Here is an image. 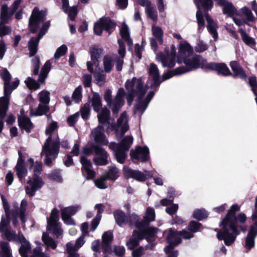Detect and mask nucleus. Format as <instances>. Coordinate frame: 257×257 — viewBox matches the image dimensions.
<instances>
[{
  "label": "nucleus",
  "mask_w": 257,
  "mask_h": 257,
  "mask_svg": "<svg viewBox=\"0 0 257 257\" xmlns=\"http://www.w3.org/2000/svg\"><path fill=\"white\" fill-rule=\"evenodd\" d=\"M240 209L237 204L232 205L219 223L222 229L217 231V238L219 240H223L226 246L231 245L235 241L240 231L243 232L246 231L247 226L244 224L247 220L246 215L243 212L236 215Z\"/></svg>",
  "instance_id": "obj_1"
},
{
  "label": "nucleus",
  "mask_w": 257,
  "mask_h": 257,
  "mask_svg": "<svg viewBox=\"0 0 257 257\" xmlns=\"http://www.w3.org/2000/svg\"><path fill=\"white\" fill-rule=\"evenodd\" d=\"M165 53L160 52L157 54V59L161 61L164 67L172 68L175 65V60L178 64L184 63L186 65L194 53V49H179L176 55V49H164Z\"/></svg>",
  "instance_id": "obj_2"
},
{
  "label": "nucleus",
  "mask_w": 257,
  "mask_h": 257,
  "mask_svg": "<svg viewBox=\"0 0 257 257\" xmlns=\"http://www.w3.org/2000/svg\"><path fill=\"white\" fill-rule=\"evenodd\" d=\"M3 205L5 211L6 216H3L0 223V232L3 238L9 241L14 240L16 238L15 231L9 225L10 221L13 220V224L16 221L15 210H10L8 203L3 196H2Z\"/></svg>",
  "instance_id": "obj_3"
},
{
  "label": "nucleus",
  "mask_w": 257,
  "mask_h": 257,
  "mask_svg": "<svg viewBox=\"0 0 257 257\" xmlns=\"http://www.w3.org/2000/svg\"><path fill=\"white\" fill-rule=\"evenodd\" d=\"M2 72L0 75L2 79L4 81V94L5 96L0 98V118L3 119L6 114L8 109V96L11 94L12 88L10 85V81L11 80V76L6 68H2Z\"/></svg>",
  "instance_id": "obj_4"
},
{
  "label": "nucleus",
  "mask_w": 257,
  "mask_h": 257,
  "mask_svg": "<svg viewBox=\"0 0 257 257\" xmlns=\"http://www.w3.org/2000/svg\"><path fill=\"white\" fill-rule=\"evenodd\" d=\"M51 138L48 137L42 148V153H44L45 158L44 163L48 166H51L52 160H55L58 156L60 149V142L59 140H55L52 142V145Z\"/></svg>",
  "instance_id": "obj_5"
},
{
  "label": "nucleus",
  "mask_w": 257,
  "mask_h": 257,
  "mask_svg": "<svg viewBox=\"0 0 257 257\" xmlns=\"http://www.w3.org/2000/svg\"><path fill=\"white\" fill-rule=\"evenodd\" d=\"M16 11V1H15L13 4V8L11 11H9L8 6L3 5L1 7L0 15V37L9 34L11 29L9 26L4 25L8 23L12 16Z\"/></svg>",
  "instance_id": "obj_6"
},
{
  "label": "nucleus",
  "mask_w": 257,
  "mask_h": 257,
  "mask_svg": "<svg viewBox=\"0 0 257 257\" xmlns=\"http://www.w3.org/2000/svg\"><path fill=\"white\" fill-rule=\"evenodd\" d=\"M147 89L144 88V83L142 77H139L137 81L136 88L130 89L126 94V100L128 106H131L134 100L136 95H137V99L141 100L145 96Z\"/></svg>",
  "instance_id": "obj_7"
},
{
  "label": "nucleus",
  "mask_w": 257,
  "mask_h": 257,
  "mask_svg": "<svg viewBox=\"0 0 257 257\" xmlns=\"http://www.w3.org/2000/svg\"><path fill=\"white\" fill-rule=\"evenodd\" d=\"M115 27V24L108 18H102L96 22L94 25V32L97 35L102 34L105 30L110 34Z\"/></svg>",
  "instance_id": "obj_8"
},
{
  "label": "nucleus",
  "mask_w": 257,
  "mask_h": 257,
  "mask_svg": "<svg viewBox=\"0 0 257 257\" xmlns=\"http://www.w3.org/2000/svg\"><path fill=\"white\" fill-rule=\"evenodd\" d=\"M208 64L207 60L204 59L200 55H195L191 58H190L189 60L186 63L185 68L187 70V72L197 68H201L204 69L206 71V66Z\"/></svg>",
  "instance_id": "obj_9"
},
{
  "label": "nucleus",
  "mask_w": 257,
  "mask_h": 257,
  "mask_svg": "<svg viewBox=\"0 0 257 257\" xmlns=\"http://www.w3.org/2000/svg\"><path fill=\"white\" fill-rule=\"evenodd\" d=\"M206 71L215 72L218 75L226 77L231 74V71L224 63L211 62L206 66Z\"/></svg>",
  "instance_id": "obj_10"
},
{
  "label": "nucleus",
  "mask_w": 257,
  "mask_h": 257,
  "mask_svg": "<svg viewBox=\"0 0 257 257\" xmlns=\"http://www.w3.org/2000/svg\"><path fill=\"white\" fill-rule=\"evenodd\" d=\"M150 151L146 146H138L135 150L132 149L130 151V157L132 159L137 161L141 160L142 162H147L150 159Z\"/></svg>",
  "instance_id": "obj_11"
},
{
  "label": "nucleus",
  "mask_w": 257,
  "mask_h": 257,
  "mask_svg": "<svg viewBox=\"0 0 257 257\" xmlns=\"http://www.w3.org/2000/svg\"><path fill=\"white\" fill-rule=\"evenodd\" d=\"M194 1L198 9L196 12V19L198 26V31L200 32L202 30V28L204 27L205 22L203 16L200 10L199 3L202 5L205 10H209L212 7V2L211 0H194Z\"/></svg>",
  "instance_id": "obj_12"
},
{
  "label": "nucleus",
  "mask_w": 257,
  "mask_h": 257,
  "mask_svg": "<svg viewBox=\"0 0 257 257\" xmlns=\"http://www.w3.org/2000/svg\"><path fill=\"white\" fill-rule=\"evenodd\" d=\"M120 34L121 39L118 40V43L120 48H125V47L131 48L133 42L130 37V32L128 26L124 23L122 24L120 29Z\"/></svg>",
  "instance_id": "obj_13"
},
{
  "label": "nucleus",
  "mask_w": 257,
  "mask_h": 257,
  "mask_svg": "<svg viewBox=\"0 0 257 257\" xmlns=\"http://www.w3.org/2000/svg\"><path fill=\"white\" fill-rule=\"evenodd\" d=\"M95 154L99 157H94L93 159L94 163L97 166H104L108 164L107 152L100 146H95Z\"/></svg>",
  "instance_id": "obj_14"
},
{
  "label": "nucleus",
  "mask_w": 257,
  "mask_h": 257,
  "mask_svg": "<svg viewBox=\"0 0 257 257\" xmlns=\"http://www.w3.org/2000/svg\"><path fill=\"white\" fill-rule=\"evenodd\" d=\"M240 12L245 18V20H244L233 17V20L236 25L239 26H243L244 24L249 25L248 23L252 22L255 21V17L248 8L246 7L242 8L240 10Z\"/></svg>",
  "instance_id": "obj_15"
},
{
  "label": "nucleus",
  "mask_w": 257,
  "mask_h": 257,
  "mask_svg": "<svg viewBox=\"0 0 257 257\" xmlns=\"http://www.w3.org/2000/svg\"><path fill=\"white\" fill-rule=\"evenodd\" d=\"M166 236V240L167 242H170L178 245L182 242V239L180 236L179 231H177L174 228H170L163 232V235Z\"/></svg>",
  "instance_id": "obj_16"
},
{
  "label": "nucleus",
  "mask_w": 257,
  "mask_h": 257,
  "mask_svg": "<svg viewBox=\"0 0 257 257\" xmlns=\"http://www.w3.org/2000/svg\"><path fill=\"white\" fill-rule=\"evenodd\" d=\"M43 20V16L42 13L37 8H34L29 21L30 31L32 33L35 32L40 23Z\"/></svg>",
  "instance_id": "obj_17"
},
{
  "label": "nucleus",
  "mask_w": 257,
  "mask_h": 257,
  "mask_svg": "<svg viewBox=\"0 0 257 257\" xmlns=\"http://www.w3.org/2000/svg\"><path fill=\"white\" fill-rule=\"evenodd\" d=\"M113 239V232L111 230L105 231L102 235L101 247L104 254L111 252V243Z\"/></svg>",
  "instance_id": "obj_18"
},
{
  "label": "nucleus",
  "mask_w": 257,
  "mask_h": 257,
  "mask_svg": "<svg viewBox=\"0 0 257 257\" xmlns=\"http://www.w3.org/2000/svg\"><path fill=\"white\" fill-rule=\"evenodd\" d=\"M230 66L233 71L229 76H231L233 78H240L243 80L246 81L247 75L243 68L239 65L237 61H231L230 63Z\"/></svg>",
  "instance_id": "obj_19"
},
{
  "label": "nucleus",
  "mask_w": 257,
  "mask_h": 257,
  "mask_svg": "<svg viewBox=\"0 0 257 257\" xmlns=\"http://www.w3.org/2000/svg\"><path fill=\"white\" fill-rule=\"evenodd\" d=\"M123 174L126 178H133L140 182H144L146 179V175L139 170H135L128 167L124 166L123 168Z\"/></svg>",
  "instance_id": "obj_20"
},
{
  "label": "nucleus",
  "mask_w": 257,
  "mask_h": 257,
  "mask_svg": "<svg viewBox=\"0 0 257 257\" xmlns=\"http://www.w3.org/2000/svg\"><path fill=\"white\" fill-rule=\"evenodd\" d=\"M18 122L21 130H24L27 133H30L34 126L30 118L28 116H18Z\"/></svg>",
  "instance_id": "obj_21"
},
{
  "label": "nucleus",
  "mask_w": 257,
  "mask_h": 257,
  "mask_svg": "<svg viewBox=\"0 0 257 257\" xmlns=\"http://www.w3.org/2000/svg\"><path fill=\"white\" fill-rule=\"evenodd\" d=\"M50 27V23L47 22L44 24L42 28H41L38 36L36 38H32L28 42V46L29 48H37L38 43L40 39L45 34L47 30Z\"/></svg>",
  "instance_id": "obj_22"
},
{
  "label": "nucleus",
  "mask_w": 257,
  "mask_h": 257,
  "mask_svg": "<svg viewBox=\"0 0 257 257\" xmlns=\"http://www.w3.org/2000/svg\"><path fill=\"white\" fill-rule=\"evenodd\" d=\"M50 27V23L47 22L44 24L42 28H41L38 36L36 38H32L28 42V46L29 48H37L38 43L40 39L45 34L47 30Z\"/></svg>",
  "instance_id": "obj_23"
},
{
  "label": "nucleus",
  "mask_w": 257,
  "mask_h": 257,
  "mask_svg": "<svg viewBox=\"0 0 257 257\" xmlns=\"http://www.w3.org/2000/svg\"><path fill=\"white\" fill-rule=\"evenodd\" d=\"M62 3V10L66 14H68V18L74 21L77 14L76 7H69L68 0H61Z\"/></svg>",
  "instance_id": "obj_24"
},
{
  "label": "nucleus",
  "mask_w": 257,
  "mask_h": 257,
  "mask_svg": "<svg viewBox=\"0 0 257 257\" xmlns=\"http://www.w3.org/2000/svg\"><path fill=\"white\" fill-rule=\"evenodd\" d=\"M187 72L185 67L181 66L172 70H168L164 73L162 76V81H166L176 75H179Z\"/></svg>",
  "instance_id": "obj_25"
},
{
  "label": "nucleus",
  "mask_w": 257,
  "mask_h": 257,
  "mask_svg": "<svg viewBox=\"0 0 257 257\" xmlns=\"http://www.w3.org/2000/svg\"><path fill=\"white\" fill-rule=\"evenodd\" d=\"M205 19L207 22V29L210 34L212 35L214 40L216 41L218 38V34L217 32L218 26L216 23L213 21V20L211 18L208 14L205 15Z\"/></svg>",
  "instance_id": "obj_26"
},
{
  "label": "nucleus",
  "mask_w": 257,
  "mask_h": 257,
  "mask_svg": "<svg viewBox=\"0 0 257 257\" xmlns=\"http://www.w3.org/2000/svg\"><path fill=\"white\" fill-rule=\"evenodd\" d=\"M51 69V63L49 60L47 61L41 68L39 75L38 81L42 84L45 83V80Z\"/></svg>",
  "instance_id": "obj_27"
},
{
  "label": "nucleus",
  "mask_w": 257,
  "mask_h": 257,
  "mask_svg": "<svg viewBox=\"0 0 257 257\" xmlns=\"http://www.w3.org/2000/svg\"><path fill=\"white\" fill-rule=\"evenodd\" d=\"M159 229L155 227H148L147 228L143 229L145 239L148 242L154 241L155 240L156 234Z\"/></svg>",
  "instance_id": "obj_28"
},
{
  "label": "nucleus",
  "mask_w": 257,
  "mask_h": 257,
  "mask_svg": "<svg viewBox=\"0 0 257 257\" xmlns=\"http://www.w3.org/2000/svg\"><path fill=\"white\" fill-rule=\"evenodd\" d=\"M114 217L116 224L119 226L127 222V217L125 213L120 210H117L113 212Z\"/></svg>",
  "instance_id": "obj_29"
},
{
  "label": "nucleus",
  "mask_w": 257,
  "mask_h": 257,
  "mask_svg": "<svg viewBox=\"0 0 257 257\" xmlns=\"http://www.w3.org/2000/svg\"><path fill=\"white\" fill-rule=\"evenodd\" d=\"M28 205V201L26 199H24L22 200L20 207L19 209L17 206V218L19 217L21 221L23 223H25L26 219V208Z\"/></svg>",
  "instance_id": "obj_30"
},
{
  "label": "nucleus",
  "mask_w": 257,
  "mask_h": 257,
  "mask_svg": "<svg viewBox=\"0 0 257 257\" xmlns=\"http://www.w3.org/2000/svg\"><path fill=\"white\" fill-rule=\"evenodd\" d=\"M98 122L101 124L105 123H109V119L110 118V112L109 110L106 107L103 108L101 112L97 116Z\"/></svg>",
  "instance_id": "obj_31"
},
{
  "label": "nucleus",
  "mask_w": 257,
  "mask_h": 257,
  "mask_svg": "<svg viewBox=\"0 0 257 257\" xmlns=\"http://www.w3.org/2000/svg\"><path fill=\"white\" fill-rule=\"evenodd\" d=\"M91 102L93 110L96 112H98L101 108L102 104L101 98L98 93L93 92Z\"/></svg>",
  "instance_id": "obj_32"
},
{
  "label": "nucleus",
  "mask_w": 257,
  "mask_h": 257,
  "mask_svg": "<svg viewBox=\"0 0 257 257\" xmlns=\"http://www.w3.org/2000/svg\"><path fill=\"white\" fill-rule=\"evenodd\" d=\"M94 141L96 144L101 145H106L108 143L106 136L101 130H95L94 132Z\"/></svg>",
  "instance_id": "obj_33"
},
{
  "label": "nucleus",
  "mask_w": 257,
  "mask_h": 257,
  "mask_svg": "<svg viewBox=\"0 0 257 257\" xmlns=\"http://www.w3.org/2000/svg\"><path fill=\"white\" fill-rule=\"evenodd\" d=\"M133 137L130 136L124 137L121 142L118 143L119 148L128 151L133 143Z\"/></svg>",
  "instance_id": "obj_34"
},
{
  "label": "nucleus",
  "mask_w": 257,
  "mask_h": 257,
  "mask_svg": "<svg viewBox=\"0 0 257 257\" xmlns=\"http://www.w3.org/2000/svg\"><path fill=\"white\" fill-rule=\"evenodd\" d=\"M107 180L115 181L119 176L117 169L112 167L103 175Z\"/></svg>",
  "instance_id": "obj_35"
},
{
  "label": "nucleus",
  "mask_w": 257,
  "mask_h": 257,
  "mask_svg": "<svg viewBox=\"0 0 257 257\" xmlns=\"http://www.w3.org/2000/svg\"><path fill=\"white\" fill-rule=\"evenodd\" d=\"M203 229V225L196 220H191L189 221L187 227V229L192 232L193 233L201 231Z\"/></svg>",
  "instance_id": "obj_36"
},
{
  "label": "nucleus",
  "mask_w": 257,
  "mask_h": 257,
  "mask_svg": "<svg viewBox=\"0 0 257 257\" xmlns=\"http://www.w3.org/2000/svg\"><path fill=\"white\" fill-rule=\"evenodd\" d=\"M208 213L207 211L204 209H196L193 212L192 217L197 221H201L208 217Z\"/></svg>",
  "instance_id": "obj_37"
},
{
  "label": "nucleus",
  "mask_w": 257,
  "mask_h": 257,
  "mask_svg": "<svg viewBox=\"0 0 257 257\" xmlns=\"http://www.w3.org/2000/svg\"><path fill=\"white\" fill-rule=\"evenodd\" d=\"M31 71L32 75L35 76L38 75L39 73L41 65L40 57L38 56H35L31 60Z\"/></svg>",
  "instance_id": "obj_38"
},
{
  "label": "nucleus",
  "mask_w": 257,
  "mask_h": 257,
  "mask_svg": "<svg viewBox=\"0 0 257 257\" xmlns=\"http://www.w3.org/2000/svg\"><path fill=\"white\" fill-rule=\"evenodd\" d=\"M0 257H12V253L8 242H0Z\"/></svg>",
  "instance_id": "obj_39"
},
{
  "label": "nucleus",
  "mask_w": 257,
  "mask_h": 257,
  "mask_svg": "<svg viewBox=\"0 0 257 257\" xmlns=\"http://www.w3.org/2000/svg\"><path fill=\"white\" fill-rule=\"evenodd\" d=\"M127 151L119 147L117 150H115V152L114 153V156L118 163L123 164L125 162Z\"/></svg>",
  "instance_id": "obj_40"
},
{
  "label": "nucleus",
  "mask_w": 257,
  "mask_h": 257,
  "mask_svg": "<svg viewBox=\"0 0 257 257\" xmlns=\"http://www.w3.org/2000/svg\"><path fill=\"white\" fill-rule=\"evenodd\" d=\"M239 32L241 34V36L243 41L249 47H253L255 45V42L252 38L248 36L245 31L242 29H239Z\"/></svg>",
  "instance_id": "obj_41"
},
{
  "label": "nucleus",
  "mask_w": 257,
  "mask_h": 257,
  "mask_svg": "<svg viewBox=\"0 0 257 257\" xmlns=\"http://www.w3.org/2000/svg\"><path fill=\"white\" fill-rule=\"evenodd\" d=\"M27 87L30 90H36L40 88V84H41L38 81H37L35 79L31 77H28L25 81Z\"/></svg>",
  "instance_id": "obj_42"
},
{
  "label": "nucleus",
  "mask_w": 257,
  "mask_h": 257,
  "mask_svg": "<svg viewBox=\"0 0 257 257\" xmlns=\"http://www.w3.org/2000/svg\"><path fill=\"white\" fill-rule=\"evenodd\" d=\"M27 184L34 187V188H37L38 190L43 186L44 182L41 177L33 176V180H29Z\"/></svg>",
  "instance_id": "obj_43"
},
{
  "label": "nucleus",
  "mask_w": 257,
  "mask_h": 257,
  "mask_svg": "<svg viewBox=\"0 0 257 257\" xmlns=\"http://www.w3.org/2000/svg\"><path fill=\"white\" fill-rule=\"evenodd\" d=\"M50 110V107L48 105L39 104L33 115L36 116H42L46 114Z\"/></svg>",
  "instance_id": "obj_44"
},
{
  "label": "nucleus",
  "mask_w": 257,
  "mask_h": 257,
  "mask_svg": "<svg viewBox=\"0 0 257 257\" xmlns=\"http://www.w3.org/2000/svg\"><path fill=\"white\" fill-rule=\"evenodd\" d=\"M42 240L48 247H50L53 249H55L57 247V245L55 241L48 234L43 233L42 235Z\"/></svg>",
  "instance_id": "obj_45"
},
{
  "label": "nucleus",
  "mask_w": 257,
  "mask_h": 257,
  "mask_svg": "<svg viewBox=\"0 0 257 257\" xmlns=\"http://www.w3.org/2000/svg\"><path fill=\"white\" fill-rule=\"evenodd\" d=\"M90 103V102L85 103L80 109L81 116L84 120H87L89 118L91 109Z\"/></svg>",
  "instance_id": "obj_46"
},
{
  "label": "nucleus",
  "mask_w": 257,
  "mask_h": 257,
  "mask_svg": "<svg viewBox=\"0 0 257 257\" xmlns=\"http://www.w3.org/2000/svg\"><path fill=\"white\" fill-rule=\"evenodd\" d=\"M58 210L56 208H54L52 210L49 218L47 219V225L58 223Z\"/></svg>",
  "instance_id": "obj_47"
},
{
  "label": "nucleus",
  "mask_w": 257,
  "mask_h": 257,
  "mask_svg": "<svg viewBox=\"0 0 257 257\" xmlns=\"http://www.w3.org/2000/svg\"><path fill=\"white\" fill-rule=\"evenodd\" d=\"M145 12L148 18L154 21H157L158 19L157 12L152 5L150 7L145 9Z\"/></svg>",
  "instance_id": "obj_48"
},
{
  "label": "nucleus",
  "mask_w": 257,
  "mask_h": 257,
  "mask_svg": "<svg viewBox=\"0 0 257 257\" xmlns=\"http://www.w3.org/2000/svg\"><path fill=\"white\" fill-rule=\"evenodd\" d=\"M82 88L80 85L76 87L73 92L72 98L76 103H79L81 101L82 97Z\"/></svg>",
  "instance_id": "obj_49"
},
{
  "label": "nucleus",
  "mask_w": 257,
  "mask_h": 257,
  "mask_svg": "<svg viewBox=\"0 0 257 257\" xmlns=\"http://www.w3.org/2000/svg\"><path fill=\"white\" fill-rule=\"evenodd\" d=\"M39 100L44 104L47 105L50 102V93L47 90H42L39 93Z\"/></svg>",
  "instance_id": "obj_50"
},
{
  "label": "nucleus",
  "mask_w": 257,
  "mask_h": 257,
  "mask_svg": "<svg viewBox=\"0 0 257 257\" xmlns=\"http://www.w3.org/2000/svg\"><path fill=\"white\" fill-rule=\"evenodd\" d=\"M153 35L155 37L160 43H163V32L162 29L158 26H153L152 28Z\"/></svg>",
  "instance_id": "obj_51"
},
{
  "label": "nucleus",
  "mask_w": 257,
  "mask_h": 257,
  "mask_svg": "<svg viewBox=\"0 0 257 257\" xmlns=\"http://www.w3.org/2000/svg\"><path fill=\"white\" fill-rule=\"evenodd\" d=\"M80 163L82 165L81 171L83 175L84 176V171L85 170L91 169L92 168V164L90 160L88 159L86 157L81 156L80 158Z\"/></svg>",
  "instance_id": "obj_52"
},
{
  "label": "nucleus",
  "mask_w": 257,
  "mask_h": 257,
  "mask_svg": "<svg viewBox=\"0 0 257 257\" xmlns=\"http://www.w3.org/2000/svg\"><path fill=\"white\" fill-rule=\"evenodd\" d=\"M27 172L25 165L17 164V177L20 181H22L23 178L27 175Z\"/></svg>",
  "instance_id": "obj_53"
},
{
  "label": "nucleus",
  "mask_w": 257,
  "mask_h": 257,
  "mask_svg": "<svg viewBox=\"0 0 257 257\" xmlns=\"http://www.w3.org/2000/svg\"><path fill=\"white\" fill-rule=\"evenodd\" d=\"M138 103L135 105L134 109L141 113H143L147 109L149 104L147 103L143 99L138 100Z\"/></svg>",
  "instance_id": "obj_54"
},
{
  "label": "nucleus",
  "mask_w": 257,
  "mask_h": 257,
  "mask_svg": "<svg viewBox=\"0 0 257 257\" xmlns=\"http://www.w3.org/2000/svg\"><path fill=\"white\" fill-rule=\"evenodd\" d=\"M47 228L49 230L52 228L53 233L57 236H59L62 234L63 230L61 228L60 223L48 224Z\"/></svg>",
  "instance_id": "obj_55"
},
{
  "label": "nucleus",
  "mask_w": 257,
  "mask_h": 257,
  "mask_svg": "<svg viewBox=\"0 0 257 257\" xmlns=\"http://www.w3.org/2000/svg\"><path fill=\"white\" fill-rule=\"evenodd\" d=\"M107 179L103 175L101 176L99 178L96 179L94 181V183L95 186L101 189H104L107 187V185L106 184V181Z\"/></svg>",
  "instance_id": "obj_56"
},
{
  "label": "nucleus",
  "mask_w": 257,
  "mask_h": 257,
  "mask_svg": "<svg viewBox=\"0 0 257 257\" xmlns=\"http://www.w3.org/2000/svg\"><path fill=\"white\" fill-rule=\"evenodd\" d=\"M131 237L135 238L136 240L140 243V241L145 239L143 229L142 230H136L135 229L132 232V235Z\"/></svg>",
  "instance_id": "obj_57"
},
{
  "label": "nucleus",
  "mask_w": 257,
  "mask_h": 257,
  "mask_svg": "<svg viewBox=\"0 0 257 257\" xmlns=\"http://www.w3.org/2000/svg\"><path fill=\"white\" fill-rule=\"evenodd\" d=\"M58 127L57 122L55 121H52L49 126L46 128L45 130V134L47 136H49L48 137L51 138V143H52V134L55 131V130Z\"/></svg>",
  "instance_id": "obj_58"
},
{
  "label": "nucleus",
  "mask_w": 257,
  "mask_h": 257,
  "mask_svg": "<svg viewBox=\"0 0 257 257\" xmlns=\"http://www.w3.org/2000/svg\"><path fill=\"white\" fill-rule=\"evenodd\" d=\"M155 210L151 207H148L147 209L145 215L144 216V218L148 221H149V222H152L155 219Z\"/></svg>",
  "instance_id": "obj_59"
},
{
  "label": "nucleus",
  "mask_w": 257,
  "mask_h": 257,
  "mask_svg": "<svg viewBox=\"0 0 257 257\" xmlns=\"http://www.w3.org/2000/svg\"><path fill=\"white\" fill-rule=\"evenodd\" d=\"M131 250L132 257H142L145 253V248L143 246H139Z\"/></svg>",
  "instance_id": "obj_60"
},
{
  "label": "nucleus",
  "mask_w": 257,
  "mask_h": 257,
  "mask_svg": "<svg viewBox=\"0 0 257 257\" xmlns=\"http://www.w3.org/2000/svg\"><path fill=\"white\" fill-rule=\"evenodd\" d=\"M31 248V244L29 242L22 243L19 249V252L20 255L23 256L27 254L28 251Z\"/></svg>",
  "instance_id": "obj_61"
},
{
  "label": "nucleus",
  "mask_w": 257,
  "mask_h": 257,
  "mask_svg": "<svg viewBox=\"0 0 257 257\" xmlns=\"http://www.w3.org/2000/svg\"><path fill=\"white\" fill-rule=\"evenodd\" d=\"M103 65L105 71L107 73L110 72L113 67L111 58L105 56L103 59Z\"/></svg>",
  "instance_id": "obj_62"
},
{
  "label": "nucleus",
  "mask_w": 257,
  "mask_h": 257,
  "mask_svg": "<svg viewBox=\"0 0 257 257\" xmlns=\"http://www.w3.org/2000/svg\"><path fill=\"white\" fill-rule=\"evenodd\" d=\"M103 49H92L90 51L91 59L93 63H95L100 58Z\"/></svg>",
  "instance_id": "obj_63"
},
{
  "label": "nucleus",
  "mask_w": 257,
  "mask_h": 257,
  "mask_svg": "<svg viewBox=\"0 0 257 257\" xmlns=\"http://www.w3.org/2000/svg\"><path fill=\"white\" fill-rule=\"evenodd\" d=\"M80 209L79 205H75L64 208L62 212H65L67 215H74Z\"/></svg>",
  "instance_id": "obj_64"
}]
</instances>
